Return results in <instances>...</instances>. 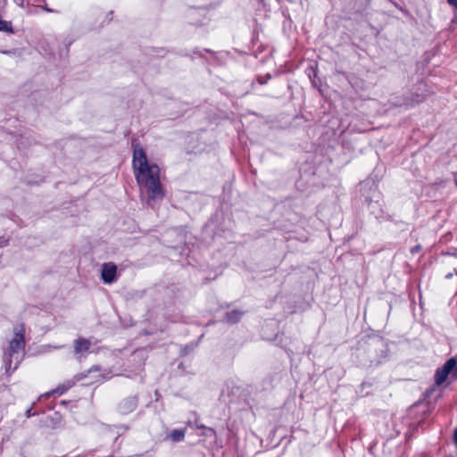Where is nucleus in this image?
<instances>
[{
	"instance_id": "1",
	"label": "nucleus",
	"mask_w": 457,
	"mask_h": 457,
	"mask_svg": "<svg viewBox=\"0 0 457 457\" xmlns=\"http://www.w3.org/2000/svg\"><path fill=\"white\" fill-rule=\"evenodd\" d=\"M132 168L141 199L148 205L162 200L164 192L160 181V168L148 160L145 151L138 144L133 145Z\"/></svg>"
},
{
	"instance_id": "2",
	"label": "nucleus",
	"mask_w": 457,
	"mask_h": 457,
	"mask_svg": "<svg viewBox=\"0 0 457 457\" xmlns=\"http://www.w3.org/2000/svg\"><path fill=\"white\" fill-rule=\"evenodd\" d=\"M447 378H457V357L449 359L436 372L435 381L436 385L443 384Z\"/></svg>"
},
{
	"instance_id": "3",
	"label": "nucleus",
	"mask_w": 457,
	"mask_h": 457,
	"mask_svg": "<svg viewBox=\"0 0 457 457\" xmlns=\"http://www.w3.org/2000/svg\"><path fill=\"white\" fill-rule=\"evenodd\" d=\"M101 278L105 284H111L117 278V266L112 262L104 263L101 270Z\"/></svg>"
},
{
	"instance_id": "4",
	"label": "nucleus",
	"mask_w": 457,
	"mask_h": 457,
	"mask_svg": "<svg viewBox=\"0 0 457 457\" xmlns=\"http://www.w3.org/2000/svg\"><path fill=\"white\" fill-rule=\"evenodd\" d=\"M23 337L22 335L17 334L14 338L10 342V349L13 353H17L23 348Z\"/></svg>"
},
{
	"instance_id": "5",
	"label": "nucleus",
	"mask_w": 457,
	"mask_h": 457,
	"mask_svg": "<svg viewBox=\"0 0 457 457\" xmlns=\"http://www.w3.org/2000/svg\"><path fill=\"white\" fill-rule=\"evenodd\" d=\"M90 343L86 339H79L75 343V351L77 353H84L89 348Z\"/></svg>"
},
{
	"instance_id": "6",
	"label": "nucleus",
	"mask_w": 457,
	"mask_h": 457,
	"mask_svg": "<svg viewBox=\"0 0 457 457\" xmlns=\"http://www.w3.org/2000/svg\"><path fill=\"white\" fill-rule=\"evenodd\" d=\"M170 437L175 442L181 441L184 438V433L180 430H173Z\"/></svg>"
},
{
	"instance_id": "7",
	"label": "nucleus",
	"mask_w": 457,
	"mask_h": 457,
	"mask_svg": "<svg viewBox=\"0 0 457 457\" xmlns=\"http://www.w3.org/2000/svg\"><path fill=\"white\" fill-rule=\"evenodd\" d=\"M240 313L237 312H232L231 313H228V319L231 322H236L239 319Z\"/></svg>"
},
{
	"instance_id": "8",
	"label": "nucleus",
	"mask_w": 457,
	"mask_h": 457,
	"mask_svg": "<svg viewBox=\"0 0 457 457\" xmlns=\"http://www.w3.org/2000/svg\"><path fill=\"white\" fill-rule=\"evenodd\" d=\"M0 30L11 31L10 24L0 20Z\"/></svg>"
},
{
	"instance_id": "9",
	"label": "nucleus",
	"mask_w": 457,
	"mask_h": 457,
	"mask_svg": "<svg viewBox=\"0 0 457 457\" xmlns=\"http://www.w3.org/2000/svg\"><path fill=\"white\" fill-rule=\"evenodd\" d=\"M456 260H457V257H454V256L449 255V256H448L447 262H448L449 264H455Z\"/></svg>"
},
{
	"instance_id": "10",
	"label": "nucleus",
	"mask_w": 457,
	"mask_h": 457,
	"mask_svg": "<svg viewBox=\"0 0 457 457\" xmlns=\"http://www.w3.org/2000/svg\"><path fill=\"white\" fill-rule=\"evenodd\" d=\"M448 3L451 5H453V6L457 7V0H448Z\"/></svg>"
},
{
	"instance_id": "11",
	"label": "nucleus",
	"mask_w": 457,
	"mask_h": 457,
	"mask_svg": "<svg viewBox=\"0 0 457 457\" xmlns=\"http://www.w3.org/2000/svg\"><path fill=\"white\" fill-rule=\"evenodd\" d=\"M415 251H419V246H417L414 249H412V252H415Z\"/></svg>"
},
{
	"instance_id": "12",
	"label": "nucleus",
	"mask_w": 457,
	"mask_h": 457,
	"mask_svg": "<svg viewBox=\"0 0 457 457\" xmlns=\"http://www.w3.org/2000/svg\"><path fill=\"white\" fill-rule=\"evenodd\" d=\"M451 276H452V274H447L446 278H450Z\"/></svg>"
},
{
	"instance_id": "13",
	"label": "nucleus",
	"mask_w": 457,
	"mask_h": 457,
	"mask_svg": "<svg viewBox=\"0 0 457 457\" xmlns=\"http://www.w3.org/2000/svg\"><path fill=\"white\" fill-rule=\"evenodd\" d=\"M454 270H455V272H456V274H457V267H455V268H454Z\"/></svg>"
}]
</instances>
